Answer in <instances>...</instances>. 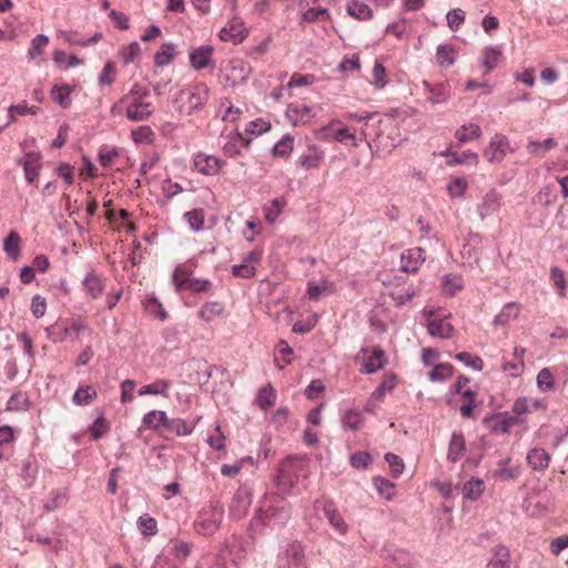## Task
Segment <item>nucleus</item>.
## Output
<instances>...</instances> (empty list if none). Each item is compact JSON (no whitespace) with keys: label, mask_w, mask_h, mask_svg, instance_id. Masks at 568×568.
<instances>
[{"label":"nucleus","mask_w":568,"mask_h":568,"mask_svg":"<svg viewBox=\"0 0 568 568\" xmlns=\"http://www.w3.org/2000/svg\"><path fill=\"white\" fill-rule=\"evenodd\" d=\"M361 133L367 140L372 153L378 158L390 154L399 143L398 130L388 119L364 122Z\"/></svg>","instance_id":"f257e3e1"},{"label":"nucleus","mask_w":568,"mask_h":568,"mask_svg":"<svg viewBox=\"0 0 568 568\" xmlns=\"http://www.w3.org/2000/svg\"><path fill=\"white\" fill-rule=\"evenodd\" d=\"M222 517V510L217 509L215 503H210V509L201 510L195 523L197 534L209 536L215 532Z\"/></svg>","instance_id":"f03ea898"},{"label":"nucleus","mask_w":568,"mask_h":568,"mask_svg":"<svg viewBox=\"0 0 568 568\" xmlns=\"http://www.w3.org/2000/svg\"><path fill=\"white\" fill-rule=\"evenodd\" d=\"M210 89L205 83H197L192 90H183L180 98H186L187 114L199 111L209 100Z\"/></svg>","instance_id":"7ed1b4c3"},{"label":"nucleus","mask_w":568,"mask_h":568,"mask_svg":"<svg viewBox=\"0 0 568 568\" xmlns=\"http://www.w3.org/2000/svg\"><path fill=\"white\" fill-rule=\"evenodd\" d=\"M468 383H469L468 377H466L464 375H459L453 386V390L456 394L462 395V397L466 399V403L459 407L460 414L464 418H470L473 416L474 408L476 406V404H475L476 393L473 392L470 388H465V386Z\"/></svg>","instance_id":"20e7f679"},{"label":"nucleus","mask_w":568,"mask_h":568,"mask_svg":"<svg viewBox=\"0 0 568 568\" xmlns=\"http://www.w3.org/2000/svg\"><path fill=\"white\" fill-rule=\"evenodd\" d=\"M19 164L24 171L26 181L31 185H37L43 165L41 153L34 151L27 152L24 158L19 160Z\"/></svg>","instance_id":"39448f33"},{"label":"nucleus","mask_w":568,"mask_h":568,"mask_svg":"<svg viewBox=\"0 0 568 568\" xmlns=\"http://www.w3.org/2000/svg\"><path fill=\"white\" fill-rule=\"evenodd\" d=\"M501 206V194L496 189H490L477 206L481 221L496 213Z\"/></svg>","instance_id":"423d86ee"},{"label":"nucleus","mask_w":568,"mask_h":568,"mask_svg":"<svg viewBox=\"0 0 568 568\" xmlns=\"http://www.w3.org/2000/svg\"><path fill=\"white\" fill-rule=\"evenodd\" d=\"M213 51V47L206 44L192 49L189 54L192 68L195 70L214 68L215 63L212 60Z\"/></svg>","instance_id":"0eeeda50"},{"label":"nucleus","mask_w":568,"mask_h":568,"mask_svg":"<svg viewBox=\"0 0 568 568\" xmlns=\"http://www.w3.org/2000/svg\"><path fill=\"white\" fill-rule=\"evenodd\" d=\"M426 252L422 247L406 250L400 255V270L404 272H416L425 261Z\"/></svg>","instance_id":"6e6552de"},{"label":"nucleus","mask_w":568,"mask_h":568,"mask_svg":"<svg viewBox=\"0 0 568 568\" xmlns=\"http://www.w3.org/2000/svg\"><path fill=\"white\" fill-rule=\"evenodd\" d=\"M153 114L151 103L142 99H132V102L126 106L125 115L130 121L141 122L148 120Z\"/></svg>","instance_id":"1a4fd4ad"},{"label":"nucleus","mask_w":568,"mask_h":568,"mask_svg":"<svg viewBox=\"0 0 568 568\" xmlns=\"http://www.w3.org/2000/svg\"><path fill=\"white\" fill-rule=\"evenodd\" d=\"M509 148L508 139L503 134H495L489 146L484 151V156L489 161H501Z\"/></svg>","instance_id":"9d476101"},{"label":"nucleus","mask_w":568,"mask_h":568,"mask_svg":"<svg viewBox=\"0 0 568 568\" xmlns=\"http://www.w3.org/2000/svg\"><path fill=\"white\" fill-rule=\"evenodd\" d=\"M193 165L203 175H215L221 169V161L213 155L199 153L194 158Z\"/></svg>","instance_id":"9b49d317"},{"label":"nucleus","mask_w":568,"mask_h":568,"mask_svg":"<svg viewBox=\"0 0 568 568\" xmlns=\"http://www.w3.org/2000/svg\"><path fill=\"white\" fill-rule=\"evenodd\" d=\"M246 34L247 32L243 21H241L237 18H234L227 27H224L221 30L220 38L223 41H233L234 43H240L244 40Z\"/></svg>","instance_id":"f8f14e48"},{"label":"nucleus","mask_w":568,"mask_h":568,"mask_svg":"<svg viewBox=\"0 0 568 568\" xmlns=\"http://www.w3.org/2000/svg\"><path fill=\"white\" fill-rule=\"evenodd\" d=\"M82 286L87 295L90 296L92 300L99 298L105 291L104 282L99 277V275L94 271L89 272L84 276L82 281Z\"/></svg>","instance_id":"ddd939ff"},{"label":"nucleus","mask_w":568,"mask_h":568,"mask_svg":"<svg viewBox=\"0 0 568 568\" xmlns=\"http://www.w3.org/2000/svg\"><path fill=\"white\" fill-rule=\"evenodd\" d=\"M286 568H307L304 549L300 542H292L285 550Z\"/></svg>","instance_id":"4468645a"},{"label":"nucleus","mask_w":568,"mask_h":568,"mask_svg":"<svg viewBox=\"0 0 568 568\" xmlns=\"http://www.w3.org/2000/svg\"><path fill=\"white\" fill-rule=\"evenodd\" d=\"M510 566L509 549L504 545H496L491 549V559L487 562L486 568H510Z\"/></svg>","instance_id":"2eb2a0df"},{"label":"nucleus","mask_w":568,"mask_h":568,"mask_svg":"<svg viewBox=\"0 0 568 568\" xmlns=\"http://www.w3.org/2000/svg\"><path fill=\"white\" fill-rule=\"evenodd\" d=\"M386 363L387 358L385 352L381 346H374L371 357L364 363L361 372L365 374L376 373L378 369H382Z\"/></svg>","instance_id":"dca6fc26"},{"label":"nucleus","mask_w":568,"mask_h":568,"mask_svg":"<svg viewBox=\"0 0 568 568\" xmlns=\"http://www.w3.org/2000/svg\"><path fill=\"white\" fill-rule=\"evenodd\" d=\"M324 160V152L315 146L310 145L306 153H303L297 163L305 170L316 169Z\"/></svg>","instance_id":"f3484780"},{"label":"nucleus","mask_w":568,"mask_h":568,"mask_svg":"<svg viewBox=\"0 0 568 568\" xmlns=\"http://www.w3.org/2000/svg\"><path fill=\"white\" fill-rule=\"evenodd\" d=\"M484 424L488 425L491 432L506 434L513 425L517 424V417L491 416L486 417Z\"/></svg>","instance_id":"a211bd4d"},{"label":"nucleus","mask_w":568,"mask_h":568,"mask_svg":"<svg viewBox=\"0 0 568 568\" xmlns=\"http://www.w3.org/2000/svg\"><path fill=\"white\" fill-rule=\"evenodd\" d=\"M465 450L466 444L463 433L454 432L449 442L447 458L452 463H456L459 460Z\"/></svg>","instance_id":"6ab92c4d"},{"label":"nucleus","mask_w":568,"mask_h":568,"mask_svg":"<svg viewBox=\"0 0 568 568\" xmlns=\"http://www.w3.org/2000/svg\"><path fill=\"white\" fill-rule=\"evenodd\" d=\"M520 305L515 302L507 303L499 314H497L494 318V324L496 326H505L511 320H515L519 316Z\"/></svg>","instance_id":"aec40b11"},{"label":"nucleus","mask_w":568,"mask_h":568,"mask_svg":"<svg viewBox=\"0 0 568 568\" xmlns=\"http://www.w3.org/2000/svg\"><path fill=\"white\" fill-rule=\"evenodd\" d=\"M527 462L535 470H544L549 465L550 456L542 448H532L527 455Z\"/></svg>","instance_id":"412c9836"},{"label":"nucleus","mask_w":568,"mask_h":568,"mask_svg":"<svg viewBox=\"0 0 568 568\" xmlns=\"http://www.w3.org/2000/svg\"><path fill=\"white\" fill-rule=\"evenodd\" d=\"M3 251L13 261H17L20 257L21 237L16 231H11L9 235L4 239Z\"/></svg>","instance_id":"4be33fe9"},{"label":"nucleus","mask_w":568,"mask_h":568,"mask_svg":"<svg viewBox=\"0 0 568 568\" xmlns=\"http://www.w3.org/2000/svg\"><path fill=\"white\" fill-rule=\"evenodd\" d=\"M523 508L530 517H541L548 513V500L524 499Z\"/></svg>","instance_id":"5701e85b"},{"label":"nucleus","mask_w":568,"mask_h":568,"mask_svg":"<svg viewBox=\"0 0 568 568\" xmlns=\"http://www.w3.org/2000/svg\"><path fill=\"white\" fill-rule=\"evenodd\" d=\"M427 329L432 336L449 338L452 336L454 327L450 323L446 321L433 320L428 323Z\"/></svg>","instance_id":"b1692460"},{"label":"nucleus","mask_w":568,"mask_h":568,"mask_svg":"<svg viewBox=\"0 0 568 568\" xmlns=\"http://www.w3.org/2000/svg\"><path fill=\"white\" fill-rule=\"evenodd\" d=\"M425 87L430 92L428 100L433 104L445 103L450 97L449 87L444 83L430 85L429 83L425 82Z\"/></svg>","instance_id":"393cba45"},{"label":"nucleus","mask_w":568,"mask_h":568,"mask_svg":"<svg viewBox=\"0 0 568 568\" xmlns=\"http://www.w3.org/2000/svg\"><path fill=\"white\" fill-rule=\"evenodd\" d=\"M224 311L220 302H206L197 312V316L206 323L212 322L214 318L222 315Z\"/></svg>","instance_id":"a878e982"},{"label":"nucleus","mask_w":568,"mask_h":568,"mask_svg":"<svg viewBox=\"0 0 568 568\" xmlns=\"http://www.w3.org/2000/svg\"><path fill=\"white\" fill-rule=\"evenodd\" d=\"M455 136L460 143H466L479 139L481 129L475 123L464 124L456 131Z\"/></svg>","instance_id":"bb28decb"},{"label":"nucleus","mask_w":568,"mask_h":568,"mask_svg":"<svg viewBox=\"0 0 568 568\" xmlns=\"http://www.w3.org/2000/svg\"><path fill=\"white\" fill-rule=\"evenodd\" d=\"M464 286L463 278L457 274H446L443 277V293L447 297H453Z\"/></svg>","instance_id":"cd10ccee"},{"label":"nucleus","mask_w":568,"mask_h":568,"mask_svg":"<svg viewBox=\"0 0 568 568\" xmlns=\"http://www.w3.org/2000/svg\"><path fill=\"white\" fill-rule=\"evenodd\" d=\"M346 11L349 16L358 20H368L373 16L372 9L367 4L357 0L348 2L346 6Z\"/></svg>","instance_id":"c85d7f7f"},{"label":"nucleus","mask_w":568,"mask_h":568,"mask_svg":"<svg viewBox=\"0 0 568 568\" xmlns=\"http://www.w3.org/2000/svg\"><path fill=\"white\" fill-rule=\"evenodd\" d=\"M175 54V45L173 43H164L162 44L161 50L154 55V64L156 67L169 65L173 61Z\"/></svg>","instance_id":"c756f323"},{"label":"nucleus","mask_w":568,"mask_h":568,"mask_svg":"<svg viewBox=\"0 0 568 568\" xmlns=\"http://www.w3.org/2000/svg\"><path fill=\"white\" fill-rule=\"evenodd\" d=\"M455 49L452 44H439L436 51V59L440 67H450L456 62Z\"/></svg>","instance_id":"7c9ffc66"},{"label":"nucleus","mask_w":568,"mask_h":568,"mask_svg":"<svg viewBox=\"0 0 568 568\" xmlns=\"http://www.w3.org/2000/svg\"><path fill=\"white\" fill-rule=\"evenodd\" d=\"M483 57L481 65L486 69V72H490L497 67L501 51L497 47H486L483 50Z\"/></svg>","instance_id":"2f4dec72"},{"label":"nucleus","mask_w":568,"mask_h":568,"mask_svg":"<svg viewBox=\"0 0 568 568\" xmlns=\"http://www.w3.org/2000/svg\"><path fill=\"white\" fill-rule=\"evenodd\" d=\"M163 428L166 432L176 434L178 436H186L193 432L194 427L189 425L182 418H173V419L168 418V422L164 424Z\"/></svg>","instance_id":"473e14b6"},{"label":"nucleus","mask_w":568,"mask_h":568,"mask_svg":"<svg viewBox=\"0 0 568 568\" xmlns=\"http://www.w3.org/2000/svg\"><path fill=\"white\" fill-rule=\"evenodd\" d=\"M396 375L389 374L384 381L377 386V388L372 393L369 403L375 400H382L387 392H392L395 388Z\"/></svg>","instance_id":"72a5a7b5"},{"label":"nucleus","mask_w":568,"mask_h":568,"mask_svg":"<svg viewBox=\"0 0 568 568\" xmlns=\"http://www.w3.org/2000/svg\"><path fill=\"white\" fill-rule=\"evenodd\" d=\"M325 515L328 518L331 525L335 527L341 534L347 531V525L345 524L342 515L336 511L332 503H327L324 506Z\"/></svg>","instance_id":"f704fd0d"},{"label":"nucleus","mask_w":568,"mask_h":568,"mask_svg":"<svg viewBox=\"0 0 568 568\" xmlns=\"http://www.w3.org/2000/svg\"><path fill=\"white\" fill-rule=\"evenodd\" d=\"M168 422V416L163 410H151L143 417V424L152 429H159L160 427H164V424Z\"/></svg>","instance_id":"c9c22d12"},{"label":"nucleus","mask_w":568,"mask_h":568,"mask_svg":"<svg viewBox=\"0 0 568 568\" xmlns=\"http://www.w3.org/2000/svg\"><path fill=\"white\" fill-rule=\"evenodd\" d=\"M454 374V367L448 363H440L436 365L429 373L428 378L432 382H443Z\"/></svg>","instance_id":"e433bc0d"},{"label":"nucleus","mask_w":568,"mask_h":568,"mask_svg":"<svg viewBox=\"0 0 568 568\" xmlns=\"http://www.w3.org/2000/svg\"><path fill=\"white\" fill-rule=\"evenodd\" d=\"M445 155L448 156V164L456 165L462 163H470L476 164L478 162V154L471 151H465L462 153H449L446 152Z\"/></svg>","instance_id":"4c0bfd02"},{"label":"nucleus","mask_w":568,"mask_h":568,"mask_svg":"<svg viewBox=\"0 0 568 568\" xmlns=\"http://www.w3.org/2000/svg\"><path fill=\"white\" fill-rule=\"evenodd\" d=\"M98 396L97 390L90 386H82L73 395V402L77 405H89Z\"/></svg>","instance_id":"58836bf2"},{"label":"nucleus","mask_w":568,"mask_h":568,"mask_svg":"<svg viewBox=\"0 0 568 568\" xmlns=\"http://www.w3.org/2000/svg\"><path fill=\"white\" fill-rule=\"evenodd\" d=\"M275 398V390L272 386L262 387L257 393L256 403L262 409L265 410L274 405Z\"/></svg>","instance_id":"ea45409f"},{"label":"nucleus","mask_w":568,"mask_h":568,"mask_svg":"<svg viewBox=\"0 0 568 568\" xmlns=\"http://www.w3.org/2000/svg\"><path fill=\"white\" fill-rule=\"evenodd\" d=\"M70 87L69 85H54L51 90V97L54 102L60 104L62 108H68L71 103L70 101Z\"/></svg>","instance_id":"a19ab883"},{"label":"nucleus","mask_w":568,"mask_h":568,"mask_svg":"<svg viewBox=\"0 0 568 568\" xmlns=\"http://www.w3.org/2000/svg\"><path fill=\"white\" fill-rule=\"evenodd\" d=\"M363 423V417L359 412L348 409L342 417L343 427L351 430H357Z\"/></svg>","instance_id":"79ce46f5"},{"label":"nucleus","mask_w":568,"mask_h":568,"mask_svg":"<svg viewBox=\"0 0 568 568\" xmlns=\"http://www.w3.org/2000/svg\"><path fill=\"white\" fill-rule=\"evenodd\" d=\"M286 205V201L283 197H275L272 200L270 207H265V220L273 224L278 215L282 213V209Z\"/></svg>","instance_id":"37998d69"},{"label":"nucleus","mask_w":568,"mask_h":568,"mask_svg":"<svg viewBox=\"0 0 568 568\" xmlns=\"http://www.w3.org/2000/svg\"><path fill=\"white\" fill-rule=\"evenodd\" d=\"M141 54V48L139 42L134 41L123 47L119 51V57L124 64H129L134 61Z\"/></svg>","instance_id":"c03bdc74"},{"label":"nucleus","mask_w":568,"mask_h":568,"mask_svg":"<svg viewBox=\"0 0 568 568\" xmlns=\"http://www.w3.org/2000/svg\"><path fill=\"white\" fill-rule=\"evenodd\" d=\"M138 527L142 535L153 536L158 531V524L154 518L144 514L138 519Z\"/></svg>","instance_id":"a18cd8bd"},{"label":"nucleus","mask_w":568,"mask_h":568,"mask_svg":"<svg viewBox=\"0 0 568 568\" xmlns=\"http://www.w3.org/2000/svg\"><path fill=\"white\" fill-rule=\"evenodd\" d=\"M119 156V151L114 146L102 145L99 149L98 158L99 162L103 168L110 166L114 159Z\"/></svg>","instance_id":"49530a36"},{"label":"nucleus","mask_w":568,"mask_h":568,"mask_svg":"<svg viewBox=\"0 0 568 568\" xmlns=\"http://www.w3.org/2000/svg\"><path fill=\"white\" fill-rule=\"evenodd\" d=\"M484 491V481L478 478H471L463 486V497H477Z\"/></svg>","instance_id":"de8ad7c7"},{"label":"nucleus","mask_w":568,"mask_h":568,"mask_svg":"<svg viewBox=\"0 0 568 568\" xmlns=\"http://www.w3.org/2000/svg\"><path fill=\"white\" fill-rule=\"evenodd\" d=\"M110 430L109 423L103 415H100L90 427L91 437L97 440L105 436Z\"/></svg>","instance_id":"09e8293b"},{"label":"nucleus","mask_w":568,"mask_h":568,"mask_svg":"<svg viewBox=\"0 0 568 568\" xmlns=\"http://www.w3.org/2000/svg\"><path fill=\"white\" fill-rule=\"evenodd\" d=\"M184 219L193 230L200 231L204 226V210L194 209L189 211L184 214Z\"/></svg>","instance_id":"8fccbe9b"},{"label":"nucleus","mask_w":568,"mask_h":568,"mask_svg":"<svg viewBox=\"0 0 568 568\" xmlns=\"http://www.w3.org/2000/svg\"><path fill=\"white\" fill-rule=\"evenodd\" d=\"M49 43V38L45 34H38L31 40V44L28 51L30 59H36L42 52L44 47Z\"/></svg>","instance_id":"3c124183"},{"label":"nucleus","mask_w":568,"mask_h":568,"mask_svg":"<svg viewBox=\"0 0 568 568\" xmlns=\"http://www.w3.org/2000/svg\"><path fill=\"white\" fill-rule=\"evenodd\" d=\"M455 358L475 371H481L484 367L483 359L479 356L471 355L468 352L457 353L455 355Z\"/></svg>","instance_id":"603ef678"},{"label":"nucleus","mask_w":568,"mask_h":568,"mask_svg":"<svg viewBox=\"0 0 568 568\" xmlns=\"http://www.w3.org/2000/svg\"><path fill=\"white\" fill-rule=\"evenodd\" d=\"M294 138L285 135L273 148V154L278 156L288 155L293 150Z\"/></svg>","instance_id":"864d4df0"},{"label":"nucleus","mask_w":568,"mask_h":568,"mask_svg":"<svg viewBox=\"0 0 568 568\" xmlns=\"http://www.w3.org/2000/svg\"><path fill=\"white\" fill-rule=\"evenodd\" d=\"M372 462V456L368 452H357L351 455L349 463L355 469H365Z\"/></svg>","instance_id":"5fc2aeb1"},{"label":"nucleus","mask_w":568,"mask_h":568,"mask_svg":"<svg viewBox=\"0 0 568 568\" xmlns=\"http://www.w3.org/2000/svg\"><path fill=\"white\" fill-rule=\"evenodd\" d=\"M153 135V131L148 125L139 126L131 132L132 140L135 143H150L152 142Z\"/></svg>","instance_id":"6e6d98bb"},{"label":"nucleus","mask_w":568,"mask_h":568,"mask_svg":"<svg viewBox=\"0 0 568 568\" xmlns=\"http://www.w3.org/2000/svg\"><path fill=\"white\" fill-rule=\"evenodd\" d=\"M447 24L453 31H457L460 24L465 21V12L459 9H452L447 12Z\"/></svg>","instance_id":"4d7b16f0"},{"label":"nucleus","mask_w":568,"mask_h":568,"mask_svg":"<svg viewBox=\"0 0 568 568\" xmlns=\"http://www.w3.org/2000/svg\"><path fill=\"white\" fill-rule=\"evenodd\" d=\"M193 276L191 273L176 267L173 273V283L178 291L186 290V285H189L190 281H192Z\"/></svg>","instance_id":"13d9d810"},{"label":"nucleus","mask_w":568,"mask_h":568,"mask_svg":"<svg viewBox=\"0 0 568 568\" xmlns=\"http://www.w3.org/2000/svg\"><path fill=\"white\" fill-rule=\"evenodd\" d=\"M39 111L38 106H28L27 102H23L21 104L17 105H10L8 109V112L10 114V122H13L16 120L14 113L19 115H27V114H37Z\"/></svg>","instance_id":"bf43d9fd"},{"label":"nucleus","mask_w":568,"mask_h":568,"mask_svg":"<svg viewBox=\"0 0 568 568\" xmlns=\"http://www.w3.org/2000/svg\"><path fill=\"white\" fill-rule=\"evenodd\" d=\"M384 459L388 463L392 474L397 477L399 476L404 470V462L403 459L393 453H386L384 455Z\"/></svg>","instance_id":"052dcab7"},{"label":"nucleus","mask_w":568,"mask_h":568,"mask_svg":"<svg viewBox=\"0 0 568 568\" xmlns=\"http://www.w3.org/2000/svg\"><path fill=\"white\" fill-rule=\"evenodd\" d=\"M550 277H551L555 286L559 291V294L561 296H564L565 290L567 286L564 271L561 268H559L558 266H552L550 270Z\"/></svg>","instance_id":"680f3d73"},{"label":"nucleus","mask_w":568,"mask_h":568,"mask_svg":"<svg viewBox=\"0 0 568 568\" xmlns=\"http://www.w3.org/2000/svg\"><path fill=\"white\" fill-rule=\"evenodd\" d=\"M537 384L538 387L542 390H549L554 388V376L549 368H542L539 371L537 375Z\"/></svg>","instance_id":"e2e57ef3"},{"label":"nucleus","mask_w":568,"mask_h":568,"mask_svg":"<svg viewBox=\"0 0 568 568\" xmlns=\"http://www.w3.org/2000/svg\"><path fill=\"white\" fill-rule=\"evenodd\" d=\"M209 446L214 450L224 449L225 445V436L221 432L220 425H216L214 428V434H211L206 439Z\"/></svg>","instance_id":"0e129e2a"},{"label":"nucleus","mask_w":568,"mask_h":568,"mask_svg":"<svg viewBox=\"0 0 568 568\" xmlns=\"http://www.w3.org/2000/svg\"><path fill=\"white\" fill-rule=\"evenodd\" d=\"M385 74H386V70H385L384 65L379 62H376L373 68V72H372V75H373L372 83L376 89H382L386 85Z\"/></svg>","instance_id":"69168bd1"},{"label":"nucleus","mask_w":568,"mask_h":568,"mask_svg":"<svg viewBox=\"0 0 568 568\" xmlns=\"http://www.w3.org/2000/svg\"><path fill=\"white\" fill-rule=\"evenodd\" d=\"M466 189L467 181L463 178H455L447 185V190L452 196H463Z\"/></svg>","instance_id":"338daca9"},{"label":"nucleus","mask_w":568,"mask_h":568,"mask_svg":"<svg viewBox=\"0 0 568 568\" xmlns=\"http://www.w3.org/2000/svg\"><path fill=\"white\" fill-rule=\"evenodd\" d=\"M211 286L212 282L207 278L193 277L189 285H186V290L191 291L192 293H204L207 292Z\"/></svg>","instance_id":"774afa93"}]
</instances>
